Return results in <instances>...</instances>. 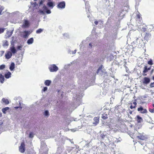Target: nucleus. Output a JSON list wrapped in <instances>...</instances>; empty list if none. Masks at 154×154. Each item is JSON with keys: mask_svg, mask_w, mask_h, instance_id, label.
Returning a JSON list of instances; mask_svg holds the SVG:
<instances>
[{"mask_svg": "<svg viewBox=\"0 0 154 154\" xmlns=\"http://www.w3.org/2000/svg\"><path fill=\"white\" fill-rule=\"evenodd\" d=\"M82 95L80 96L79 95H77L75 94L73 95L72 98V104L73 106L76 107L79 105L81 102V99L82 97Z\"/></svg>", "mask_w": 154, "mask_h": 154, "instance_id": "f257e3e1", "label": "nucleus"}, {"mask_svg": "<svg viewBox=\"0 0 154 154\" xmlns=\"http://www.w3.org/2000/svg\"><path fill=\"white\" fill-rule=\"evenodd\" d=\"M48 69L51 72H56L58 70V67L54 64H51L49 65Z\"/></svg>", "mask_w": 154, "mask_h": 154, "instance_id": "f03ea898", "label": "nucleus"}, {"mask_svg": "<svg viewBox=\"0 0 154 154\" xmlns=\"http://www.w3.org/2000/svg\"><path fill=\"white\" fill-rule=\"evenodd\" d=\"M139 135L137 136V137L140 140H144L147 139L148 138V136L143 133H139Z\"/></svg>", "mask_w": 154, "mask_h": 154, "instance_id": "7ed1b4c3", "label": "nucleus"}, {"mask_svg": "<svg viewBox=\"0 0 154 154\" xmlns=\"http://www.w3.org/2000/svg\"><path fill=\"white\" fill-rule=\"evenodd\" d=\"M137 26H140L141 24L142 23V20H141V18H140V13L139 12L137 11Z\"/></svg>", "mask_w": 154, "mask_h": 154, "instance_id": "20e7f679", "label": "nucleus"}, {"mask_svg": "<svg viewBox=\"0 0 154 154\" xmlns=\"http://www.w3.org/2000/svg\"><path fill=\"white\" fill-rule=\"evenodd\" d=\"M41 147L40 151V152L41 153L42 152V151L43 150H45V152H44V154H46L47 153L48 151L46 146L44 143H41Z\"/></svg>", "mask_w": 154, "mask_h": 154, "instance_id": "39448f33", "label": "nucleus"}, {"mask_svg": "<svg viewBox=\"0 0 154 154\" xmlns=\"http://www.w3.org/2000/svg\"><path fill=\"white\" fill-rule=\"evenodd\" d=\"M65 2L63 1L59 2L57 5V7L59 9H63L65 8Z\"/></svg>", "mask_w": 154, "mask_h": 154, "instance_id": "423d86ee", "label": "nucleus"}, {"mask_svg": "<svg viewBox=\"0 0 154 154\" xmlns=\"http://www.w3.org/2000/svg\"><path fill=\"white\" fill-rule=\"evenodd\" d=\"M32 31H25L21 32L23 34V37L24 38H27L29 35L31 33Z\"/></svg>", "mask_w": 154, "mask_h": 154, "instance_id": "0eeeda50", "label": "nucleus"}, {"mask_svg": "<svg viewBox=\"0 0 154 154\" xmlns=\"http://www.w3.org/2000/svg\"><path fill=\"white\" fill-rule=\"evenodd\" d=\"M105 72V70L102 68V66H100L98 69L97 73L100 75H102Z\"/></svg>", "mask_w": 154, "mask_h": 154, "instance_id": "6e6552de", "label": "nucleus"}, {"mask_svg": "<svg viewBox=\"0 0 154 154\" xmlns=\"http://www.w3.org/2000/svg\"><path fill=\"white\" fill-rule=\"evenodd\" d=\"M29 26V21L26 19H24L22 27L23 28H25L28 27Z\"/></svg>", "mask_w": 154, "mask_h": 154, "instance_id": "1a4fd4ad", "label": "nucleus"}, {"mask_svg": "<svg viewBox=\"0 0 154 154\" xmlns=\"http://www.w3.org/2000/svg\"><path fill=\"white\" fill-rule=\"evenodd\" d=\"M25 144L24 143H21L20 146L19 147V151L21 152H24L25 151Z\"/></svg>", "mask_w": 154, "mask_h": 154, "instance_id": "9d476101", "label": "nucleus"}, {"mask_svg": "<svg viewBox=\"0 0 154 154\" xmlns=\"http://www.w3.org/2000/svg\"><path fill=\"white\" fill-rule=\"evenodd\" d=\"M13 30H11V31L7 30L5 35V38H7L10 37L13 34Z\"/></svg>", "mask_w": 154, "mask_h": 154, "instance_id": "9b49d317", "label": "nucleus"}, {"mask_svg": "<svg viewBox=\"0 0 154 154\" xmlns=\"http://www.w3.org/2000/svg\"><path fill=\"white\" fill-rule=\"evenodd\" d=\"M137 111H140V112L142 113H145L147 112V111L146 109H143V107L142 106H140V107L137 108Z\"/></svg>", "mask_w": 154, "mask_h": 154, "instance_id": "f8f14e48", "label": "nucleus"}, {"mask_svg": "<svg viewBox=\"0 0 154 154\" xmlns=\"http://www.w3.org/2000/svg\"><path fill=\"white\" fill-rule=\"evenodd\" d=\"M1 103L3 104L8 105L9 103L8 100L6 98H3L2 100Z\"/></svg>", "mask_w": 154, "mask_h": 154, "instance_id": "ddd939ff", "label": "nucleus"}, {"mask_svg": "<svg viewBox=\"0 0 154 154\" xmlns=\"http://www.w3.org/2000/svg\"><path fill=\"white\" fill-rule=\"evenodd\" d=\"M150 82V79L147 77H144L143 83L144 84H147Z\"/></svg>", "mask_w": 154, "mask_h": 154, "instance_id": "4468645a", "label": "nucleus"}, {"mask_svg": "<svg viewBox=\"0 0 154 154\" xmlns=\"http://www.w3.org/2000/svg\"><path fill=\"white\" fill-rule=\"evenodd\" d=\"M151 36V34L149 33H146L144 37V39L147 41L150 38Z\"/></svg>", "mask_w": 154, "mask_h": 154, "instance_id": "2eb2a0df", "label": "nucleus"}, {"mask_svg": "<svg viewBox=\"0 0 154 154\" xmlns=\"http://www.w3.org/2000/svg\"><path fill=\"white\" fill-rule=\"evenodd\" d=\"M12 56V53L10 51L8 52V53L5 55V57L7 59H10Z\"/></svg>", "mask_w": 154, "mask_h": 154, "instance_id": "dca6fc26", "label": "nucleus"}, {"mask_svg": "<svg viewBox=\"0 0 154 154\" xmlns=\"http://www.w3.org/2000/svg\"><path fill=\"white\" fill-rule=\"evenodd\" d=\"M10 50L11 53L13 54H15L17 52V50L15 48L14 45H13V46L10 47Z\"/></svg>", "mask_w": 154, "mask_h": 154, "instance_id": "f3484780", "label": "nucleus"}, {"mask_svg": "<svg viewBox=\"0 0 154 154\" xmlns=\"http://www.w3.org/2000/svg\"><path fill=\"white\" fill-rule=\"evenodd\" d=\"M151 69V66L148 67L147 66H145L144 67V70L143 71V73H145L148 72L149 70H150Z\"/></svg>", "mask_w": 154, "mask_h": 154, "instance_id": "a211bd4d", "label": "nucleus"}, {"mask_svg": "<svg viewBox=\"0 0 154 154\" xmlns=\"http://www.w3.org/2000/svg\"><path fill=\"white\" fill-rule=\"evenodd\" d=\"M11 74L10 72L6 73L5 74V77L6 79H9L11 77Z\"/></svg>", "mask_w": 154, "mask_h": 154, "instance_id": "6ab92c4d", "label": "nucleus"}, {"mask_svg": "<svg viewBox=\"0 0 154 154\" xmlns=\"http://www.w3.org/2000/svg\"><path fill=\"white\" fill-rule=\"evenodd\" d=\"M94 122H93V124L97 125V124H98L99 123V118L97 117H95L94 118Z\"/></svg>", "mask_w": 154, "mask_h": 154, "instance_id": "aec40b11", "label": "nucleus"}, {"mask_svg": "<svg viewBox=\"0 0 154 154\" xmlns=\"http://www.w3.org/2000/svg\"><path fill=\"white\" fill-rule=\"evenodd\" d=\"M3 46L4 47H7L8 45V41L6 40H5L3 41Z\"/></svg>", "mask_w": 154, "mask_h": 154, "instance_id": "412c9836", "label": "nucleus"}, {"mask_svg": "<svg viewBox=\"0 0 154 154\" xmlns=\"http://www.w3.org/2000/svg\"><path fill=\"white\" fill-rule=\"evenodd\" d=\"M33 38H31L28 40L27 42V43L28 45H30L33 43Z\"/></svg>", "mask_w": 154, "mask_h": 154, "instance_id": "4be33fe9", "label": "nucleus"}, {"mask_svg": "<svg viewBox=\"0 0 154 154\" xmlns=\"http://www.w3.org/2000/svg\"><path fill=\"white\" fill-rule=\"evenodd\" d=\"M20 14V13L18 11H15L12 13V15H13L17 17H19Z\"/></svg>", "mask_w": 154, "mask_h": 154, "instance_id": "5701e85b", "label": "nucleus"}, {"mask_svg": "<svg viewBox=\"0 0 154 154\" xmlns=\"http://www.w3.org/2000/svg\"><path fill=\"white\" fill-rule=\"evenodd\" d=\"M15 68V64L14 63H12L11 64L9 69L11 71H12L14 70Z\"/></svg>", "mask_w": 154, "mask_h": 154, "instance_id": "b1692460", "label": "nucleus"}, {"mask_svg": "<svg viewBox=\"0 0 154 154\" xmlns=\"http://www.w3.org/2000/svg\"><path fill=\"white\" fill-rule=\"evenodd\" d=\"M5 80L4 76L1 74H0V81L2 83H3Z\"/></svg>", "mask_w": 154, "mask_h": 154, "instance_id": "393cba45", "label": "nucleus"}, {"mask_svg": "<svg viewBox=\"0 0 154 154\" xmlns=\"http://www.w3.org/2000/svg\"><path fill=\"white\" fill-rule=\"evenodd\" d=\"M85 9L86 10L88 9V12L90 11L89 10V8L90 6H89V3L88 2H85Z\"/></svg>", "mask_w": 154, "mask_h": 154, "instance_id": "a878e982", "label": "nucleus"}, {"mask_svg": "<svg viewBox=\"0 0 154 154\" xmlns=\"http://www.w3.org/2000/svg\"><path fill=\"white\" fill-rule=\"evenodd\" d=\"M9 109V107H6L5 108H3L2 109V112L4 114H5L6 113V111L8 110Z\"/></svg>", "mask_w": 154, "mask_h": 154, "instance_id": "bb28decb", "label": "nucleus"}, {"mask_svg": "<svg viewBox=\"0 0 154 154\" xmlns=\"http://www.w3.org/2000/svg\"><path fill=\"white\" fill-rule=\"evenodd\" d=\"M51 81L50 80H46L45 82V85L47 86H49L50 85V84H51Z\"/></svg>", "mask_w": 154, "mask_h": 154, "instance_id": "cd10ccee", "label": "nucleus"}, {"mask_svg": "<svg viewBox=\"0 0 154 154\" xmlns=\"http://www.w3.org/2000/svg\"><path fill=\"white\" fill-rule=\"evenodd\" d=\"M101 118L104 120L108 118V115L107 114H104L102 115Z\"/></svg>", "mask_w": 154, "mask_h": 154, "instance_id": "c85d7f7f", "label": "nucleus"}, {"mask_svg": "<svg viewBox=\"0 0 154 154\" xmlns=\"http://www.w3.org/2000/svg\"><path fill=\"white\" fill-rule=\"evenodd\" d=\"M137 122L138 123L140 122L142 120V118L141 117H140L139 116H137Z\"/></svg>", "mask_w": 154, "mask_h": 154, "instance_id": "c756f323", "label": "nucleus"}, {"mask_svg": "<svg viewBox=\"0 0 154 154\" xmlns=\"http://www.w3.org/2000/svg\"><path fill=\"white\" fill-rule=\"evenodd\" d=\"M47 5L49 7H52V8H53L54 7L53 3L51 2H48L47 3Z\"/></svg>", "mask_w": 154, "mask_h": 154, "instance_id": "7c9ffc66", "label": "nucleus"}, {"mask_svg": "<svg viewBox=\"0 0 154 154\" xmlns=\"http://www.w3.org/2000/svg\"><path fill=\"white\" fill-rule=\"evenodd\" d=\"M4 7L0 5V14L2 15L3 14V12H2V11L4 9Z\"/></svg>", "mask_w": 154, "mask_h": 154, "instance_id": "2f4dec72", "label": "nucleus"}, {"mask_svg": "<svg viewBox=\"0 0 154 154\" xmlns=\"http://www.w3.org/2000/svg\"><path fill=\"white\" fill-rule=\"evenodd\" d=\"M43 29H39L36 30V33L37 34L40 33L43 31Z\"/></svg>", "mask_w": 154, "mask_h": 154, "instance_id": "473e14b6", "label": "nucleus"}, {"mask_svg": "<svg viewBox=\"0 0 154 154\" xmlns=\"http://www.w3.org/2000/svg\"><path fill=\"white\" fill-rule=\"evenodd\" d=\"M44 114L45 116L48 117L49 116V113L48 110H45L44 112Z\"/></svg>", "mask_w": 154, "mask_h": 154, "instance_id": "72a5a7b5", "label": "nucleus"}, {"mask_svg": "<svg viewBox=\"0 0 154 154\" xmlns=\"http://www.w3.org/2000/svg\"><path fill=\"white\" fill-rule=\"evenodd\" d=\"M69 53L70 54H75L76 52V50H75L74 51H71L70 50L69 51H68Z\"/></svg>", "mask_w": 154, "mask_h": 154, "instance_id": "f704fd0d", "label": "nucleus"}, {"mask_svg": "<svg viewBox=\"0 0 154 154\" xmlns=\"http://www.w3.org/2000/svg\"><path fill=\"white\" fill-rule=\"evenodd\" d=\"M148 63L149 65H152L153 64L152 61L151 59H150L148 62Z\"/></svg>", "mask_w": 154, "mask_h": 154, "instance_id": "c9c22d12", "label": "nucleus"}, {"mask_svg": "<svg viewBox=\"0 0 154 154\" xmlns=\"http://www.w3.org/2000/svg\"><path fill=\"white\" fill-rule=\"evenodd\" d=\"M5 67V65H2L0 66V70H2L4 69Z\"/></svg>", "mask_w": 154, "mask_h": 154, "instance_id": "e433bc0d", "label": "nucleus"}, {"mask_svg": "<svg viewBox=\"0 0 154 154\" xmlns=\"http://www.w3.org/2000/svg\"><path fill=\"white\" fill-rule=\"evenodd\" d=\"M43 2V0H41V1L39 3V6L40 7L41 6H42L43 5L42 4Z\"/></svg>", "mask_w": 154, "mask_h": 154, "instance_id": "4c0bfd02", "label": "nucleus"}, {"mask_svg": "<svg viewBox=\"0 0 154 154\" xmlns=\"http://www.w3.org/2000/svg\"><path fill=\"white\" fill-rule=\"evenodd\" d=\"M102 22L100 21L99 22H98L97 21H94V23L95 24V25H97V24L99 23L100 24H101V23H102Z\"/></svg>", "mask_w": 154, "mask_h": 154, "instance_id": "58836bf2", "label": "nucleus"}, {"mask_svg": "<svg viewBox=\"0 0 154 154\" xmlns=\"http://www.w3.org/2000/svg\"><path fill=\"white\" fill-rule=\"evenodd\" d=\"M146 28L145 26H143L142 27V28L141 30L143 32H145L146 31Z\"/></svg>", "mask_w": 154, "mask_h": 154, "instance_id": "ea45409f", "label": "nucleus"}, {"mask_svg": "<svg viewBox=\"0 0 154 154\" xmlns=\"http://www.w3.org/2000/svg\"><path fill=\"white\" fill-rule=\"evenodd\" d=\"M29 137L30 138H32L33 137V134L31 132L29 134Z\"/></svg>", "mask_w": 154, "mask_h": 154, "instance_id": "a19ab883", "label": "nucleus"}, {"mask_svg": "<svg viewBox=\"0 0 154 154\" xmlns=\"http://www.w3.org/2000/svg\"><path fill=\"white\" fill-rule=\"evenodd\" d=\"M22 48V45H19L17 46V49L18 50H21Z\"/></svg>", "mask_w": 154, "mask_h": 154, "instance_id": "79ce46f5", "label": "nucleus"}, {"mask_svg": "<svg viewBox=\"0 0 154 154\" xmlns=\"http://www.w3.org/2000/svg\"><path fill=\"white\" fill-rule=\"evenodd\" d=\"M43 7V10H46L48 8L46 6H45V5H43L42 6Z\"/></svg>", "mask_w": 154, "mask_h": 154, "instance_id": "37998d69", "label": "nucleus"}, {"mask_svg": "<svg viewBox=\"0 0 154 154\" xmlns=\"http://www.w3.org/2000/svg\"><path fill=\"white\" fill-rule=\"evenodd\" d=\"M106 136V135L103 134H101L100 135V137L102 139H103Z\"/></svg>", "mask_w": 154, "mask_h": 154, "instance_id": "c03bdc74", "label": "nucleus"}, {"mask_svg": "<svg viewBox=\"0 0 154 154\" xmlns=\"http://www.w3.org/2000/svg\"><path fill=\"white\" fill-rule=\"evenodd\" d=\"M150 88L154 87V82L150 83Z\"/></svg>", "mask_w": 154, "mask_h": 154, "instance_id": "a18cd8bd", "label": "nucleus"}, {"mask_svg": "<svg viewBox=\"0 0 154 154\" xmlns=\"http://www.w3.org/2000/svg\"><path fill=\"white\" fill-rule=\"evenodd\" d=\"M46 12L47 14H50L51 13V11L49 10H48V9L46 10Z\"/></svg>", "mask_w": 154, "mask_h": 154, "instance_id": "49530a36", "label": "nucleus"}, {"mask_svg": "<svg viewBox=\"0 0 154 154\" xmlns=\"http://www.w3.org/2000/svg\"><path fill=\"white\" fill-rule=\"evenodd\" d=\"M39 13H40L42 14H45V12H44L43 11H42V10H39Z\"/></svg>", "mask_w": 154, "mask_h": 154, "instance_id": "de8ad7c7", "label": "nucleus"}, {"mask_svg": "<svg viewBox=\"0 0 154 154\" xmlns=\"http://www.w3.org/2000/svg\"><path fill=\"white\" fill-rule=\"evenodd\" d=\"M4 29L3 28H0V34L4 32Z\"/></svg>", "mask_w": 154, "mask_h": 154, "instance_id": "09e8293b", "label": "nucleus"}, {"mask_svg": "<svg viewBox=\"0 0 154 154\" xmlns=\"http://www.w3.org/2000/svg\"><path fill=\"white\" fill-rule=\"evenodd\" d=\"M47 89H48L47 87H45L42 90V91H43L45 92V91H46L47 90Z\"/></svg>", "mask_w": 154, "mask_h": 154, "instance_id": "8fccbe9b", "label": "nucleus"}, {"mask_svg": "<svg viewBox=\"0 0 154 154\" xmlns=\"http://www.w3.org/2000/svg\"><path fill=\"white\" fill-rule=\"evenodd\" d=\"M14 37H11L12 40L11 41V44H13L14 42Z\"/></svg>", "mask_w": 154, "mask_h": 154, "instance_id": "3c124183", "label": "nucleus"}, {"mask_svg": "<svg viewBox=\"0 0 154 154\" xmlns=\"http://www.w3.org/2000/svg\"><path fill=\"white\" fill-rule=\"evenodd\" d=\"M149 111L151 113H154V109H149Z\"/></svg>", "mask_w": 154, "mask_h": 154, "instance_id": "603ef678", "label": "nucleus"}, {"mask_svg": "<svg viewBox=\"0 0 154 154\" xmlns=\"http://www.w3.org/2000/svg\"><path fill=\"white\" fill-rule=\"evenodd\" d=\"M4 53V51H2L0 52V56H2V55Z\"/></svg>", "mask_w": 154, "mask_h": 154, "instance_id": "864d4df0", "label": "nucleus"}, {"mask_svg": "<svg viewBox=\"0 0 154 154\" xmlns=\"http://www.w3.org/2000/svg\"><path fill=\"white\" fill-rule=\"evenodd\" d=\"M77 130H78V129L77 128L73 129L71 130L72 131L74 132Z\"/></svg>", "mask_w": 154, "mask_h": 154, "instance_id": "5fc2aeb1", "label": "nucleus"}, {"mask_svg": "<svg viewBox=\"0 0 154 154\" xmlns=\"http://www.w3.org/2000/svg\"><path fill=\"white\" fill-rule=\"evenodd\" d=\"M138 39V38H136V40H135L134 42L135 43H137V40Z\"/></svg>", "mask_w": 154, "mask_h": 154, "instance_id": "6e6d98bb", "label": "nucleus"}, {"mask_svg": "<svg viewBox=\"0 0 154 154\" xmlns=\"http://www.w3.org/2000/svg\"><path fill=\"white\" fill-rule=\"evenodd\" d=\"M77 121V119L76 118H75V119H73V118H72L71 119V120H70V122L72 121Z\"/></svg>", "mask_w": 154, "mask_h": 154, "instance_id": "4d7b16f0", "label": "nucleus"}, {"mask_svg": "<svg viewBox=\"0 0 154 154\" xmlns=\"http://www.w3.org/2000/svg\"><path fill=\"white\" fill-rule=\"evenodd\" d=\"M92 43H89V48H91L92 47Z\"/></svg>", "mask_w": 154, "mask_h": 154, "instance_id": "13d9d810", "label": "nucleus"}, {"mask_svg": "<svg viewBox=\"0 0 154 154\" xmlns=\"http://www.w3.org/2000/svg\"><path fill=\"white\" fill-rule=\"evenodd\" d=\"M63 35H65H65H66V37H67V36H68V34H67V33H64V34H63Z\"/></svg>", "mask_w": 154, "mask_h": 154, "instance_id": "bf43d9fd", "label": "nucleus"}, {"mask_svg": "<svg viewBox=\"0 0 154 154\" xmlns=\"http://www.w3.org/2000/svg\"><path fill=\"white\" fill-rule=\"evenodd\" d=\"M33 5H34L33 6H35L36 5H37V4L36 3V2H34V3Z\"/></svg>", "mask_w": 154, "mask_h": 154, "instance_id": "052dcab7", "label": "nucleus"}, {"mask_svg": "<svg viewBox=\"0 0 154 154\" xmlns=\"http://www.w3.org/2000/svg\"><path fill=\"white\" fill-rule=\"evenodd\" d=\"M133 104L135 106L137 104V103L136 102H134L133 103Z\"/></svg>", "mask_w": 154, "mask_h": 154, "instance_id": "680f3d73", "label": "nucleus"}, {"mask_svg": "<svg viewBox=\"0 0 154 154\" xmlns=\"http://www.w3.org/2000/svg\"><path fill=\"white\" fill-rule=\"evenodd\" d=\"M149 154H154V151L151 152V153H149Z\"/></svg>", "mask_w": 154, "mask_h": 154, "instance_id": "e2e57ef3", "label": "nucleus"}, {"mask_svg": "<svg viewBox=\"0 0 154 154\" xmlns=\"http://www.w3.org/2000/svg\"><path fill=\"white\" fill-rule=\"evenodd\" d=\"M130 108L131 109H132L133 108V106L131 105L130 106Z\"/></svg>", "mask_w": 154, "mask_h": 154, "instance_id": "0e129e2a", "label": "nucleus"}, {"mask_svg": "<svg viewBox=\"0 0 154 154\" xmlns=\"http://www.w3.org/2000/svg\"><path fill=\"white\" fill-rule=\"evenodd\" d=\"M154 71V69H152V70L151 71V73L152 74L153 72Z\"/></svg>", "mask_w": 154, "mask_h": 154, "instance_id": "69168bd1", "label": "nucleus"}, {"mask_svg": "<svg viewBox=\"0 0 154 154\" xmlns=\"http://www.w3.org/2000/svg\"><path fill=\"white\" fill-rule=\"evenodd\" d=\"M146 147L144 146L143 148V149L145 150V149L146 148Z\"/></svg>", "mask_w": 154, "mask_h": 154, "instance_id": "338daca9", "label": "nucleus"}, {"mask_svg": "<svg viewBox=\"0 0 154 154\" xmlns=\"http://www.w3.org/2000/svg\"><path fill=\"white\" fill-rule=\"evenodd\" d=\"M152 79L154 80V76L152 77Z\"/></svg>", "mask_w": 154, "mask_h": 154, "instance_id": "774afa93", "label": "nucleus"}]
</instances>
